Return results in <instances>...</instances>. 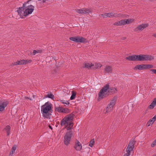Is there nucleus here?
I'll list each match as a JSON object with an SVG mask.
<instances>
[{
  "instance_id": "obj_1",
  "label": "nucleus",
  "mask_w": 156,
  "mask_h": 156,
  "mask_svg": "<svg viewBox=\"0 0 156 156\" xmlns=\"http://www.w3.org/2000/svg\"><path fill=\"white\" fill-rule=\"evenodd\" d=\"M126 59L129 61H151L154 59V57L150 55H140L129 56L126 57Z\"/></svg>"
},
{
  "instance_id": "obj_2",
  "label": "nucleus",
  "mask_w": 156,
  "mask_h": 156,
  "mask_svg": "<svg viewBox=\"0 0 156 156\" xmlns=\"http://www.w3.org/2000/svg\"><path fill=\"white\" fill-rule=\"evenodd\" d=\"M52 105L48 101L41 107V112L43 117L48 118L51 115Z\"/></svg>"
},
{
  "instance_id": "obj_3",
  "label": "nucleus",
  "mask_w": 156,
  "mask_h": 156,
  "mask_svg": "<svg viewBox=\"0 0 156 156\" xmlns=\"http://www.w3.org/2000/svg\"><path fill=\"white\" fill-rule=\"evenodd\" d=\"M74 115L72 113L70 114L65 116L60 122V125L62 126L67 127L71 125L73 123V119Z\"/></svg>"
},
{
  "instance_id": "obj_4",
  "label": "nucleus",
  "mask_w": 156,
  "mask_h": 156,
  "mask_svg": "<svg viewBox=\"0 0 156 156\" xmlns=\"http://www.w3.org/2000/svg\"><path fill=\"white\" fill-rule=\"evenodd\" d=\"M109 87V85L108 84H107L100 90L98 94L99 99H103L109 95L108 90Z\"/></svg>"
},
{
  "instance_id": "obj_5",
  "label": "nucleus",
  "mask_w": 156,
  "mask_h": 156,
  "mask_svg": "<svg viewBox=\"0 0 156 156\" xmlns=\"http://www.w3.org/2000/svg\"><path fill=\"white\" fill-rule=\"evenodd\" d=\"M30 1L28 0L23 4V6L25 8V12L27 16L31 14L34 9V7L33 5H27V3Z\"/></svg>"
},
{
  "instance_id": "obj_6",
  "label": "nucleus",
  "mask_w": 156,
  "mask_h": 156,
  "mask_svg": "<svg viewBox=\"0 0 156 156\" xmlns=\"http://www.w3.org/2000/svg\"><path fill=\"white\" fill-rule=\"evenodd\" d=\"M72 134V131L70 130L65 133L64 136L63 141L66 145L67 146L70 143Z\"/></svg>"
},
{
  "instance_id": "obj_7",
  "label": "nucleus",
  "mask_w": 156,
  "mask_h": 156,
  "mask_svg": "<svg viewBox=\"0 0 156 156\" xmlns=\"http://www.w3.org/2000/svg\"><path fill=\"white\" fill-rule=\"evenodd\" d=\"M135 143V141L133 139L131 140L126 149L127 153L125 154L123 156H129L130 155V152L133 150Z\"/></svg>"
},
{
  "instance_id": "obj_8",
  "label": "nucleus",
  "mask_w": 156,
  "mask_h": 156,
  "mask_svg": "<svg viewBox=\"0 0 156 156\" xmlns=\"http://www.w3.org/2000/svg\"><path fill=\"white\" fill-rule=\"evenodd\" d=\"M70 40L76 42L84 43L87 41L86 39L82 37L75 36L69 38Z\"/></svg>"
},
{
  "instance_id": "obj_9",
  "label": "nucleus",
  "mask_w": 156,
  "mask_h": 156,
  "mask_svg": "<svg viewBox=\"0 0 156 156\" xmlns=\"http://www.w3.org/2000/svg\"><path fill=\"white\" fill-rule=\"evenodd\" d=\"M75 10L76 12L79 13L83 14L84 15H87L89 13L91 12V10L90 9H87V8H83L82 9H76Z\"/></svg>"
},
{
  "instance_id": "obj_10",
  "label": "nucleus",
  "mask_w": 156,
  "mask_h": 156,
  "mask_svg": "<svg viewBox=\"0 0 156 156\" xmlns=\"http://www.w3.org/2000/svg\"><path fill=\"white\" fill-rule=\"evenodd\" d=\"M148 23H144L141 25H139L137 27L134 28L133 30L135 32H138L140 31H141L144 28L149 26Z\"/></svg>"
},
{
  "instance_id": "obj_11",
  "label": "nucleus",
  "mask_w": 156,
  "mask_h": 156,
  "mask_svg": "<svg viewBox=\"0 0 156 156\" xmlns=\"http://www.w3.org/2000/svg\"><path fill=\"white\" fill-rule=\"evenodd\" d=\"M116 100V98H114L111 100L110 103L108 105L106 108L107 112H109L111 111L115 104Z\"/></svg>"
},
{
  "instance_id": "obj_12",
  "label": "nucleus",
  "mask_w": 156,
  "mask_h": 156,
  "mask_svg": "<svg viewBox=\"0 0 156 156\" xmlns=\"http://www.w3.org/2000/svg\"><path fill=\"white\" fill-rule=\"evenodd\" d=\"M9 103V102L7 101H0V111L2 112L5 109L7 105Z\"/></svg>"
},
{
  "instance_id": "obj_13",
  "label": "nucleus",
  "mask_w": 156,
  "mask_h": 156,
  "mask_svg": "<svg viewBox=\"0 0 156 156\" xmlns=\"http://www.w3.org/2000/svg\"><path fill=\"white\" fill-rule=\"evenodd\" d=\"M18 14L20 15L21 18H23L24 16H27L25 12V8L23 5L21 7H19V9L17 11Z\"/></svg>"
},
{
  "instance_id": "obj_14",
  "label": "nucleus",
  "mask_w": 156,
  "mask_h": 156,
  "mask_svg": "<svg viewBox=\"0 0 156 156\" xmlns=\"http://www.w3.org/2000/svg\"><path fill=\"white\" fill-rule=\"evenodd\" d=\"M74 148L77 151H80L82 149L81 144L77 140L75 142Z\"/></svg>"
},
{
  "instance_id": "obj_15",
  "label": "nucleus",
  "mask_w": 156,
  "mask_h": 156,
  "mask_svg": "<svg viewBox=\"0 0 156 156\" xmlns=\"http://www.w3.org/2000/svg\"><path fill=\"white\" fill-rule=\"evenodd\" d=\"M108 17H119L122 16V15L121 14H117L114 12H110L108 13Z\"/></svg>"
},
{
  "instance_id": "obj_16",
  "label": "nucleus",
  "mask_w": 156,
  "mask_h": 156,
  "mask_svg": "<svg viewBox=\"0 0 156 156\" xmlns=\"http://www.w3.org/2000/svg\"><path fill=\"white\" fill-rule=\"evenodd\" d=\"M94 64H93L91 63H86L83 66V68H87L88 69H93L94 68Z\"/></svg>"
},
{
  "instance_id": "obj_17",
  "label": "nucleus",
  "mask_w": 156,
  "mask_h": 156,
  "mask_svg": "<svg viewBox=\"0 0 156 156\" xmlns=\"http://www.w3.org/2000/svg\"><path fill=\"white\" fill-rule=\"evenodd\" d=\"M145 64L137 65L134 68V70H142L145 69Z\"/></svg>"
},
{
  "instance_id": "obj_18",
  "label": "nucleus",
  "mask_w": 156,
  "mask_h": 156,
  "mask_svg": "<svg viewBox=\"0 0 156 156\" xmlns=\"http://www.w3.org/2000/svg\"><path fill=\"white\" fill-rule=\"evenodd\" d=\"M117 91V90L115 88L112 87V88H109V87L108 90V92L109 95V94H111L116 92Z\"/></svg>"
},
{
  "instance_id": "obj_19",
  "label": "nucleus",
  "mask_w": 156,
  "mask_h": 156,
  "mask_svg": "<svg viewBox=\"0 0 156 156\" xmlns=\"http://www.w3.org/2000/svg\"><path fill=\"white\" fill-rule=\"evenodd\" d=\"M26 61L25 60H21L18 61L17 62L14 63V65H22L23 64H26Z\"/></svg>"
},
{
  "instance_id": "obj_20",
  "label": "nucleus",
  "mask_w": 156,
  "mask_h": 156,
  "mask_svg": "<svg viewBox=\"0 0 156 156\" xmlns=\"http://www.w3.org/2000/svg\"><path fill=\"white\" fill-rule=\"evenodd\" d=\"M112 68L111 66H106L105 69V71L107 73H111L112 72Z\"/></svg>"
},
{
  "instance_id": "obj_21",
  "label": "nucleus",
  "mask_w": 156,
  "mask_h": 156,
  "mask_svg": "<svg viewBox=\"0 0 156 156\" xmlns=\"http://www.w3.org/2000/svg\"><path fill=\"white\" fill-rule=\"evenodd\" d=\"M156 105V98L154 99L153 101L149 106V108L151 109L153 108Z\"/></svg>"
},
{
  "instance_id": "obj_22",
  "label": "nucleus",
  "mask_w": 156,
  "mask_h": 156,
  "mask_svg": "<svg viewBox=\"0 0 156 156\" xmlns=\"http://www.w3.org/2000/svg\"><path fill=\"white\" fill-rule=\"evenodd\" d=\"M10 129L11 127L10 126L8 125L6 126L4 128V129L7 132V136H9L10 134Z\"/></svg>"
},
{
  "instance_id": "obj_23",
  "label": "nucleus",
  "mask_w": 156,
  "mask_h": 156,
  "mask_svg": "<svg viewBox=\"0 0 156 156\" xmlns=\"http://www.w3.org/2000/svg\"><path fill=\"white\" fill-rule=\"evenodd\" d=\"M48 98L53 99L54 98V95L51 92L48 93V94L45 96L44 98Z\"/></svg>"
},
{
  "instance_id": "obj_24",
  "label": "nucleus",
  "mask_w": 156,
  "mask_h": 156,
  "mask_svg": "<svg viewBox=\"0 0 156 156\" xmlns=\"http://www.w3.org/2000/svg\"><path fill=\"white\" fill-rule=\"evenodd\" d=\"M156 119V115H155L148 122V123H149V124L148 125V126L150 125V124H152L155 121Z\"/></svg>"
},
{
  "instance_id": "obj_25",
  "label": "nucleus",
  "mask_w": 156,
  "mask_h": 156,
  "mask_svg": "<svg viewBox=\"0 0 156 156\" xmlns=\"http://www.w3.org/2000/svg\"><path fill=\"white\" fill-rule=\"evenodd\" d=\"M102 65L100 63H95V64H94L93 69H96L100 68L102 66Z\"/></svg>"
},
{
  "instance_id": "obj_26",
  "label": "nucleus",
  "mask_w": 156,
  "mask_h": 156,
  "mask_svg": "<svg viewBox=\"0 0 156 156\" xmlns=\"http://www.w3.org/2000/svg\"><path fill=\"white\" fill-rule=\"evenodd\" d=\"M63 108L61 107H58L55 108L56 110L59 112H63Z\"/></svg>"
},
{
  "instance_id": "obj_27",
  "label": "nucleus",
  "mask_w": 156,
  "mask_h": 156,
  "mask_svg": "<svg viewBox=\"0 0 156 156\" xmlns=\"http://www.w3.org/2000/svg\"><path fill=\"white\" fill-rule=\"evenodd\" d=\"M42 52V50L41 49L39 50H35L33 51V54L35 55L36 53H41Z\"/></svg>"
},
{
  "instance_id": "obj_28",
  "label": "nucleus",
  "mask_w": 156,
  "mask_h": 156,
  "mask_svg": "<svg viewBox=\"0 0 156 156\" xmlns=\"http://www.w3.org/2000/svg\"><path fill=\"white\" fill-rule=\"evenodd\" d=\"M72 94L70 98L71 100L75 98L76 94V92L73 91H72Z\"/></svg>"
},
{
  "instance_id": "obj_29",
  "label": "nucleus",
  "mask_w": 156,
  "mask_h": 156,
  "mask_svg": "<svg viewBox=\"0 0 156 156\" xmlns=\"http://www.w3.org/2000/svg\"><path fill=\"white\" fill-rule=\"evenodd\" d=\"M126 24H129L133 21L134 20L133 19H125Z\"/></svg>"
},
{
  "instance_id": "obj_30",
  "label": "nucleus",
  "mask_w": 156,
  "mask_h": 156,
  "mask_svg": "<svg viewBox=\"0 0 156 156\" xmlns=\"http://www.w3.org/2000/svg\"><path fill=\"white\" fill-rule=\"evenodd\" d=\"M145 69L152 68L153 67V66L150 64H145Z\"/></svg>"
},
{
  "instance_id": "obj_31",
  "label": "nucleus",
  "mask_w": 156,
  "mask_h": 156,
  "mask_svg": "<svg viewBox=\"0 0 156 156\" xmlns=\"http://www.w3.org/2000/svg\"><path fill=\"white\" fill-rule=\"evenodd\" d=\"M70 112V110L67 108H63V112L62 113H69Z\"/></svg>"
},
{
  "instance_id": "obj_32",
  "label": "nucleus",
  "mask_w": 156,
  "mask_h": 156,
  "mask_svg": "<svg viewBox=\"0 0 156 156\" xmlns=\"http://www.w3.org/2000/svg\"><path fill=\"white\" fill-rule=\"evenodd\" d=\"M94 143V139L91 140L89 142V146L92 147Z\"/></svg>"
},
{
  "instance_id": "obj_33",
  "label": "nucleus",
  "mask_w": 156,
  "mask_h": 156,
  "mask_svg": "<svg viewBox=\"0 0 156 156\" xmlns=\"http://www.w3.org/2000/svg\"><path fill=\"white\" fill-rule=\"evenodd\" d=\"M16 146L15 145L13 146L11 149V153H10V154H13V153L15 152L16 149Z\"/></svg>"
},
{
  "instance_id": "obj_34",
  "label": "nucleus",
  "mask_w": 156,
  "mask_h": 156,
  "mask_svg": "<svg viewBox=\"0 0 156 156\" xmlns=\"http://www.w3.org/2000/svg\"><path fill=\"white\" fill-rule=\"evenodd\" d=\"M119 21L120 22V24L121 25H124L125 24H126V23H125V19L121 20L120 21Z\"/></svg>"
},
{
  "instance_id": "obj_35",
  "label": "nucleus",
  "mask_w": 156,
  "mask_h": 156,
  "mask_svg": "<svg viewBox=\"0 0 156 156\" xmlns=\"http://www.w3.org/2000/svg\"><path fill=\"white\" fill-rule=\"evenodd\" d=\"M73 123L71 125H69V126L66 127V129L67 130H71L72 128L73 127Z\"/></svg>"
},
{
  "instance_id": "obj_36",
  "label": "nucleus",
  "mask_w": 156,
  "mask_h": 156,
  "mask_svg": "<svg viewBox=\"0 0 156 156\" xmlns=\"http://www.w3.org/2000/svg\"><path fill=\"white\" fill-rule=\"evenodd\" d=\"M155 145H156V139L152 143L151 145V146L152 147H154Z\"/></svg>"
},
{
  "instance_id": "obj_37",
  "label": "nucleus",
  "mask_w": 156,
  "mask_h": 156,
  "mask_svg": "<svg viewBox=\"0 0 156 156\" xmlns=\"http://www.w3.org/2000/svg\"><path fill=\"white\" fill-rule=\"evenodd\" d=\"M101 15L103 16V17L105 18H106L107 17H108V13H105L104 14H101Z\"/></svg>"
},
{
  "instance_id": "obj_38",
  "label": "nucleus",
  "mask_w": 156,
  "mask_h": 156,
  "mask_svg": "<svg viewBox=\"0 0 156 156\" xmlns=\"http://www.w3.org/2000/svg\"><path fill=\"white\" fill-rule=\"evenodd\" d=\"M113 24L114 25L121 26L119 21Z\"/></svg>"
},
{
  "instance_id": "obj_39",
  "label": "nucleus",
  "mask_w": 156,
  "mask_h": 156,
  "mask_svg": "<svg viewBox=\"0 0 156 156\" xmlns=\"http://www.w3.org/2000/svg\"><path fill=\"white\" fill-rule=\"evenodd\" d=\"M150 71H152L154 73L156 74V69H151Z\"/></svg>"
},
{
  "instance_id": "obj_40",
  "label": "nucleus",
  "mask_w": 156,
  "mask_h": 156,
  "mask_svg": "<svg viewBox=\"0 0 156 156\" xmlns=\"http://www.w3.org/2000/svg\"><path fill=\"white\" fill-rule=\"evenodd\" d=\"M26 61V64L27 63H30L31 62H32V60H25Z\"/></svg>"
},
{
  "instance_id": "obj_41",
  "label": "nucleus",
  "mask_w": 156,
  "mask_h": 156,
  "mask_svg": "<svg viewBox=\"0 0 156 156\" xmlns=\"http://www.w3.org/2000/svg\"><path fill=\"white\" fill-rule=\"evenodd\" d=\"M40 1H41L40 3H44L46 2V0H40Z\"/></svg>"
},
{
  "instance_id": "obj_42",
  "label": "nucleus",
  "mask_w": 156,
  "mask_h": 156,
  "mask_svg": "<svg viewBox=\"0 0 156 156\" xmlns=\"http://www.w3.org/2000/svg\"><path fill=\"white\" fill-rule=\"evenodd\" d=\"M62 103L64 104H66V105H68L69 104V103L68 102H67L66 103H64V102H63Z\"/></svg>"
},
{
  "instance_id": "obj_43",
  "label": "nucleus",
  "mask_w": 156,
  "mask_h": 156,
  "mask_svg": "<svg viewBox=\"0 0 156 156\" xmlns=\"http://www.w3.org/2000/svg\"><path fill=\"white\" fill-rule=\"evenodd\" d=\"M153 36L155 37H156V34H154Z\"/></svg>"
},
{
  "instance_id": "obj_44",
  "label": "nucleus",
  "mask_w": 156,
  "mask_h": 156,
  "mask_svg": "<svg viewBox=\"0 0 156 156\" xmlns=\"http://www.w3.org/2000/svg\"><path fill=\"white\" fill-rule=\"evenodd\" d=\"M126 38V37H123L122 38V40H124Z\"/></svg>"
},
{
  "instance_id": "obj_45",
  "label": "nucleus",
  "mask_w": 156,
  "mask_h": 156,
  "mask_svg": "<svg viewBox=\"0 0 156 156\" xmlns=\"http://www.w3.org/2000/svg\"><path fill=\"white\" fill-rule=\"evenodd\" d=\"M50 128L52 129L51 127V126H50Z\"/></svg>"
},
{
  "instance_id": "obj_46",
  "label": "nucleus",
  "mask_w": 156,
  "mask_h": 156,
  "mask_svg": "<svg viewBox=\"0 0 156 156\" xmlns=\"http://www.w3.org/2000/svg\"><path fill=\"white\" fill-rule=\"evenodd\" d=\"M153 156H156V155H153Z\"/></svg>"
}]
</instances>
